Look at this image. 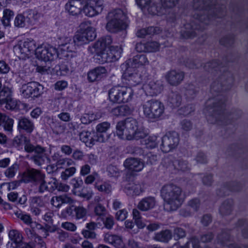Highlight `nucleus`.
Returning a JSON list of instances; mask_svg holds the SVG:
<instances>
[{"label":"nucleus","instance_id":"nucleus-1","mask_svg":"<svg viewBox=\"0 0 248 248\" xmlns=\"http://www.w3.org/2000/svg\"><path fill=\"white\" fill-rule=\"evenodd\" d=\"M193 19L190 23L186 24L181 31L182 37L186 39L194 38L197 35L196 31L204 30L211 18L221 17L225 13L224 6L216 4L213 6L209 4L208 0H193Z\"/></svg>","mask_w":248,"mask_h":248},{"label":"nucleus","instance_id":"nucleus-2","mask_svg":"<svg viewBox=\"0 0 248 248\" xmlns=\"http://www.w3.org/2000/svg\"><path fill=\"white\" fill-rule=\"evenodd\" d=\"M225 97L219 94L215 97L209 99L206 101L204 112L209 123L225 124L227 123L228 119L235 120L241 116L242 112L240 110L229 114L225 113Z\"/></svg>","mask_w":248,"mask_h":248},{"label":"nucleus","instance_id":"nucleus-3","mask_svg":"<svg viewBox=\"0 0 248 248\" xmlns=\"http://www.w3.org/2000/svg\"><path fill=\"white\" fill-rule=\"evenodd\" d=\"M182 189L173 184L164 185L160 190V194L164 201V208L168 211L176 210L182 205L183 200Z\"/></svg>","mask_w":248,"mask_h":248},{"label":"nucleus","instance_id":"nucleus-4","mask_svg":"<svg viewBox=\"0 0 248 248\" xmlns=\"http://www.w3.org/2000/svg\"><path fill=\"white\" fill-rule=\"evenodd\" d=\"M112 41L110 36L101 37L92 46H89L88 51L92 54H95L97 59L101 62H108L107 47L111 44Z\"/></svg>","mask_w":248,"mask_h":248},{"label":"nucleus","instance_id":"nucleus-5","mask_svg":"<svg viewBox=\"0 0 248 248\" xmlns=\"http://www.w3.org/2000/svg\"><path fill=\"white\" fill-rule=\"evenodd\" d=\"M144 115L152 121L161 118L164 113L165 106L160 101L151 99L146 102L142 105Z\"/></svg>","mask_w":248,"mask_h":248},{"label":"nucleus","instance_id":"nucleus-6","mask_svg":"<svg viewBox=\"0 0 248 248\" xmlns=\"http://www.w3.org/2000/svg\"><path fill=\"white\" fill-rule=\"evenodd\" d=\"M138 129V122L132 118H126L124 121H120L116 125V133L122 139L131 140V136Z\"/></svg>","mask_w":248,"mask_h":248},{"label":"nucleus","instance_id":"nucleus-7","mask_svg":"<svg viewBox=\"0 0 248 248\" xmlns=\"http://www.w3.org/2000/svg\"><path fill=\"white\" fill-rule=\"evenodd\" d=\"M133 95L132 89L126 86H114L108 92L110 101L116 103L127 102L131 99Z\"/></svg>","mask_w":248,"mask_h":248},{"label":"nucleus","instance_id":"nucleus-8","mask_svg":"<svg viewBox=\"0 0 248 248\" xmlns=\"http://www.w3.org/2000/svg\"><path fill=\"white\" fill-rule=\"evenodd\" d=\"M233 78L231 73L225 72L219 75L218 78L214 81L211 86V89L212 92H220L229 89L232 85Z\"/></svg>","mask_w":248,"mask_h":248},{"label":"nucleus","instance_id":"nucleus-9","mask_svg":"<svg viewBox=\"0 0 248 248\" xmlns=\"http://www.w3.org/2000/svg\"><path fill=\"white\" fill-rule=\"evenodd\" d=\"M20 91L22 95L26 98H37L43 94L44 87L38 82L32 81L23 84Z\"/></svg>","mask_w":248,"mask_h":248},{"label":"nucleus","instance_id":"nucleus-10","mask_svg":"<svg viewBox=\"0 0 248 248\" xmlns=\"http://www.w3.org/2000/svg\"><path fill=\"white\" fill-rule=\"evenodd\" d=\"M95 29L92 27H87L84 30L77 32L73 37V43L78 46L88 43L95 39Z\"/></svg>","mask_w":248,"mask_h":248},{"label":"nucleus","instance_id":"nucleus-11","mask_svg":"<svg viewBox=\"0 0 248 248\" xmlns=\"http://www.w3.org/2000/svg\"><path fill=\"white\" fill-rule=\"evenodd\" d=\"M179 142L178 134L174 131L167 133L162 138L161 149L164 153H168L176 148Z\"/></svg>","mask_w":248,"mask_h":248},{"label":"nucleus","instance_id":"nucleus-12","mask_svg":"<svg viewBox=\"0 0 248 248\" xmlns=\"http://www.w3.org/2000/svg\"><path fill=\"white\" fill-rule=\"evenodd\" d=\"M103 2V0H85L84 13L91 17L98 15L104 8Z\"/></svg>","mask_w":248,"mask_h":248},{"label":"nucleus","instance_id":"nucleus-13","mask_svg":"<svg viewBox=\"0 0 248 248\" xmlns=\"http://www.w3.org/2000/svg\"><path fill=\"white\" fill-rule=\"evenodd\" d=\"M110 128V124L108 122H104L98 124L95 127V137L97 141L103 143L107 141L109 138L108 133Z\"/></svg>","mask_w":248,"mask_h":248},{"label":"nucleus","instance_id":"nucleus-14","mask_svg":"<svg viewBox=\"0 0 248 248\" xmlns=\"http://www.w3.org/2000/svg\"><path fill=\"white\" fill-rule=\"evenodd\" d=\"M43 177H45V174L41 171L34 169H28L22 175V180L25 183H32L35 185L41 180Z\"/></svg>","mask_w":248,"mask_h":248},{"label":"nucleus","instance_id":"nucleus-15","mask_svg":"<svg viewBox=\"0 0 248 248\" xmlns=\"http://www.w3.org/2000/svg\"><path fill=\"white\" fill-rule=\"evenodd\" d=\"M0 105H4L7 109L15 108V103L12 98V92L9 88L4 87L0 91Z\"/></svg>","mask_w":248,"mask_h":248},{"label":"nucleus","instance_id":"nucleus-16","mask_svg":"<svg viewBox=\"0 0 248 248\" xmlns=\"http://www.w3.org/2000/svg\"><path fill=\"white\" fill-rule=\"evenodd\" d=\"M35 49L36 45L34 41L28 39L14 47L15 51L17 53H20L23 55V56L30 55Z\"/></svg>","mask_w":248,"mask_h":248},{"label":"nucleus","instance_id":"nucleus-17","mask_svg":"<svg viewBox=\"0 0 248 248\" xmlns=\"http://www.w3.org/2000/svg\"><path fill=\"white\" fill-rule=\"evenodd\" d=\"M185 77L184 72L175 70H172L167 73L165 78L169 84L171 86H176L183 80Z\"/></svg>","mask_w":248,"mask_h":248},{"label":"nucleus","instance_id":"nucleus-18","mask_svg":"<svg viewBox=\"0 0 248 248\" xmlns=\"http://www.w3.org/2000/svg\"><path fill=\"white\" fill-rule=\"evenodd\" d=\"M85 0H70L69 4L66 5V9L73 16L80 13L82 10L84 11Z\"/></svg>","mask_w":248,"mask_h":248},{"label":"nucleus","instance_id":"nucleus-19","mask_svg":"<svg viewBox=\"0 0 248 248\" xmlns=\"http://www.w3.org/2000/svg\"><path fill=\"white\" fill-rule=\"evenodd\" d=\"M144 88L145 92L151 96L156 95L160 93L163 90L162 82L159 80L150 81L147 84L145 85Z\"/></svg>","mask_w":248,"mask_h":248},{"label":"nucleus","instance_id":"nucleus-20","mask_svg":"<svg viewBox=\"0 0 248 248\" xmlns=\"http://www.w3.org/2000/svg\"><path fill=\"white\" fill-rule=\"evenodd\" d=\"M104 240L106 243L113 245L116 248H124V244L122 237L119 235L109 232L106 233L104 235Z\"/></svg>","mask_w":248,"mask_h":248},{"label":"nucleus","instance_id":"nucleus-21","mask_svg":"<svg viewBox=\"0 0 248 248\" xmlns=\"http://www.w3.org/2000/svg\"><path fill=\"white\" fill-rule=\"evenodd\" d=\"M17 128L20 132L24 131L27 133H31L34 128L33 123L25 117H20L18 119Z\"/></svg>","mask_w":248,"mask_h":248},{"label":"nucleus","instance_id":"nucleus-22","mask_svg":"<svg viewBox=\"0 0 248 248\" xmlns=\"http://www.w3.org/2000/svg\"><path fill=\"white\" fill-rule=\"evenodd\" d=\"M107 19L108 22L106 25V29L109 32L117 33L126 28V25L124 21Z\"/></svg>","mask_w":248,"mask_h":248},{"label":"nucleus","instance_id":"nucleus-23","mask_svg":"<svg viewBox=\"0 0 248 248\" xmlns=\"http://www.w3.org/2000/svg\"><path fill=\"white\" fill-rule=\"evenodd\" d=\"M74 202L73 199L66 194L53 196L50 200L51 204L57 208H60L63 204H72Z\"/></svg>","mask_w":248,"mask_h":248},{"label":"nucleus","instance_id":"nucleus-24","mask_svg":"<svg viewBox=\"0 0 248 248\" xmlns=\"http://www.w3.org/2000/svg\"><path fill=\"white\" fill-rule=\"evenodd\" d=\"M106 73L107 70L104 67H97L88 72V78L90 82L99 80L105 77Z\"/></svg>","mask_w":248,"mask_h":248},{"label":"nucleus","instance_id":"nucleus-25","mask_svg":"<svg viewBox=\"0 0 248 248\" xmlns=\"http://www.w3.org/2000/svg\"><path fill=\"white\" fill-rule=\"evenodd\" d=\"M125 168L133 171H140L144 167L143 163L135 158H127L124 162Z\"/></svg>","mask_w":248,"mask_h":248},{"label":"nucleus","instance_id":"nucleus-26","mask_svg":"<svg viewBox=\"0 0 248 248\" xmlns=\"http://www.w3.org/2000/svg\"><path fill=\"white\" fill-rule=\"evenodd\" d=\"M24 150L27 153L34 152L35 154H46L45 148L40 145L34 146L27 137L24 138Z\"/></svg>","mask_w":248,"mask_h":248},{"label":"nucleus","instance_id":"nucleus-27","mask_svg":"<svg viewBox=\"0 0 248 248\" xmlns=\"http://www.w3.org/2000/svg\"><path fill=\"white\" fill-rule=\"evenodd\" d=\"M124 79L126 81V83L130 86H135L141 81V77L140 74L136 72L129 73L126 71L123 75Z\"/></svg>","mask_w":248,"mask_h":248},{"label":"nucleus","instance_id":"nucleus-28","mask_svg":"<svg viewBox=\"0 0 248 248\" xmlns=\"http://www.w3.org/2000/svg\"><path fill=\"white\" fill-rule=\"evenodd\" d=\"M155 204V198L153 197H148L142 199L139 202L137 208L142 211H147L153 208Z\"/></svg>","mask_w":248,"mask_h":248},{"label":"nucleus","instance_id":"nucleus-29","mask_svg":"<svg viewBox=\"0 0 248 248\" xmlns=\"http://www.w3.org/2000/svg\"><path fill=\"white\" fill-rule=\"evenodd\" d=\"M97 228H98L97 224L91 221L86 224L85 229L82 231L81 233L86 239H95L96 237V234L94 230Z\"/></svg>","mask_w":248,"mask_h":248},{"label":"nucleus","instance_id":"nucleus-30","mask_svg":"<svg viewBox=\"0 0 248 248\" xmlns=\"http://www.w3.org/2000/svg\"><path fill=\"white\" fill-rule=\"evenodd\" d=\"M181 95L177 92H170L168 96V103L172 108H177L182 103Z\"/></svg>","mask_w":248,"mask_h":248},{"label":"nucleus","instance_id":"nucleus-31","mask_svg":"<svg viewBox=\"0 0 248 248\" xmlns=\"http://www.w3.org/2000/svg\"><path fill=\"white\" fill-rule=\"evenodd\" d=\"M77 45L73 43V41L70 43L62 45V49L63 50V55L65 57L73 58L77 55Z\"/></svg>","mask_w":248,"mask_h":248},{"label":"nucleus","instance_id":"nucleus-32","mask_svg":"<svg viewBox=\"0 0 248 248\" xmlns=\"http://www.w3.org/2000/svg\"><path fill=\"white\" fill-rule=\"evenodd\" d=\"M131 63L134 67L146 65L149 63L146 56L144 54H139L134 56L132 59L128 60V64Z\"/></svg>","mask_w":248,"mask_h":248},{"label":"nucleus","instance_id":"nucleus-33","mask_svg":"<svg viewBox=\"0 0 248 248\" xmlns=\"http://www.w3.org/2000/svg\"><path fill=\"white\" fill-rule=\"evenodd\" d=\"M92 133L89 131H83L79 133L80 140L85 143L88 146L91 147L97 141L95 135L92 136Z\"/></svg>","mask_w":248,"mask_h":248},{"label":"nucleus","instance_id":"nucleus-34","mask_svg":"<svg viewBox=\"0 0 248 248\" xmlns=\"http://www.w3.org/2000/svg\"><path fill=\"white\" fill-rule=\"evenodd\" d=\"M171 238L172 232L168 229L155 233L154 237L155 240L163 243H168Z\"/></svg>","mask_w":248,"mask_h":248},{"label":"nucleus","instance_id":"nucleus-35","mask_svg":"<svg viewBox=\"0 0 248 248\" xmlns=\"http://www.w3.org/2000/svg\"><path fill=\"white\" fill-rule=\"evenodd\" d=\"M233 202L232 200L228 199L225 201L219 208L220 213L223 216L230 215L233 209Z\"/></svg>","mask_w":248,"mask_h":248},{"label":"nucleus","instance_id":"nucleus-36","mask_svg":"<svg viewBox=\"0 0 248 248\" xmlns=\"http://www.w3.org/2000/svg\"><path fill=\"white\" fill-rule=\"evenodd\" d=\"M230 237L227 232H223L217 236V240L223 246H227L229 248H240L234 244H229Z\"/></svg>","mask_w":248,"mask_h":248},{"label":"nucleus","instance_id":"nucleus-37","mask_svg":"<svg viewBox=\"0 0 248 248\" xmlns=\"http://www.w3.org/2000/svg\"><path fill=\"white\" fill-rule=\"evenodd\" d=\"M9 237L11 241V247L13 248L23 240V236L16 230H12L9 232Z\"/></svg>","mask_w":248,"mask_h":248},{"label":"nucleus","instance_id":"nucleus-38","mask_svg":"<svg viewBox=\"0 0 248 248\" xmlns=\"http://www.w3.org/2000/svg\"><path fill=\"white\" fill-rule=\"evenodd\" d=\"M223 68L222 64H220L217 60H214L212 62L206 63L204 66V69L205 71L213 73L214 72H217L218 70L221 72V68Z\"/></svg>","mask_w":248,"mask_h":248},{"label":"nucleus","instance_id":"nucleus-39","mask_svg":"<svg viewBox=\"0 0 248 248\" xmlns=\"http://www.w3.org/2000/svg\"><path fill=\"white\" fill-rule=\"evenodd\" d=\"M124 190L127 194L129 195H138L142 192L140 185L135 184L128 185Z\"/></svg>","mask_w":248,"mask_h":248},{"label":"nucleus","instance_id":"nucleus-40","mask_svg":"<svg viewBox=\"0 0 248 248\" xmlns=\"http://www.w3.org/2000/svg\"><path fill=\"white\" fill-rule=\"evenodd\" d=\"M124 16L123 11L120 9H117L109 12L107 17V19L119 21H123L122 18Z\"/></svg>","mask_w":248,"mask_h":248},{"label":"nucleus","instance_id":"nucleus-41","mask_svg":"<svg viewBox=\"0 0 248 248\" xmlns=\"http://www.w3.org/2000/svg\"><path fill=\"white\" fill-rule=\"evenodd\" d=\"M27 20V22L29 24L33 23V21H36L39 17V15L34 10L29 9L24 13Z\"/></svg>","mask_w":248,"mask_h":248},{"label":"nucleus","instance_id":"nucleus-42","mask_svg":"<svg viewBox=\"0 0 248 248\" xmlns=\"http://www.w3.org/2000/svg\"><path fill=\"white\" fill-rule=\"evenodd\" d=\"M71 62H64L60 66V70L64 73H67L69 72H73L77 66V62H75L73 65H70Z\"/></svg>","mask_w":248,"mask_h":248},{"label":"nucleus","instance_id":"nucleus-43","mask_svg":"<svg viewBox=\"0 0 248 248\" xmlns=\"http://www.w3.org/2000/svg\"><path fill=\"white\" fill-rule=\"evenodd\" d=\"M74 212L76 218L77 219L83 218L86 217L87 211L85 208L81 206H75L74 208Z\"/></svg>","mask_w":248,"mask_h":248},{"label":"nucleus","instance_id":"nucleus-44","mask_svg":"<svg viewBox=\"0 0 248 248\" xmlns=\"http://www.w3.org/2000/svg\"><path fill=\"white\" fill-rule=\"evenodd\" d=\"M95 188L100 192L105 194H108L111 192L112 186L110 184L107 182H104L101 185H95Z\"/></svg>","mask_w":248,"mask_h":248},{"label":"nucleus","instance_id":"nucleus-45","mask_svg":"<svg viewBox=\"0 0 248 248\" xmlns=\"http://www.w3.org/2000/svg\"><path fill=\"white\" fill-rule=\"evenodd\" d=\"M162 164L163 167L168 169L170 170H175V167H176L175 160H173L171 158L169 157L164 158L162 161Z\"/></svg>","mask_w":248,"mask_h":248},{"label":"nucleus","instance_id":"nucleus-46","mask_svg":"<svg viewBox=\"0 0 248 248\" xmlns=\"http://www.w3.org/2000/svg\"><path fill=\"white\" fill-rule=\"evenodd\" d=\"M198 92V89L192 84H189L186 89L185 94L189 99H193Z\"/></svg>","mask_w":248,"mask_h":248},{"label":"nucleus","instance_id":"nucleus-47","mask_svg":"<svg viewBox=\"0 0 248 248\" xmlns=\"http://www.w3.org/2000/svg\"><path fill=\"white\" fill-rule=\"evenodd\" d=\"M175 163L176 165L175 170L185 171L189 169V166L187 161L183 159H177L175 160Z\"/></svg>","mask_w":248,"mask_h":248},{"label":"nucleus","instance_id":"nucleus-48","mask_svg":"<svg viewBox=\"0 0 248 248\" xmlns=\"http://www.w3.org/2000/svg\"><path fill=\"white\" fill-rule=\"evenodd\" d=\"M14 16V13L9 9H5L3 11V16L2 17V23L5 26L9 25L11 18Z\"/></svg>","mask_w":248,"mask_h":248},{"label":"nucleus","instance_id":"nucleus-49","mask_svg":"<svg viewBox=\"0 0 248 248\" xmlns=\"http://www.w3.org/2000/svg\"><path fill=\"white\" fill-rule=\"evenodd\" d=\"M47 47H38L35 50V55L39 60L46 62Z\"/></svg>","mask_w":248,"mask_h":248},{"label":"nucleus","instance_id":"nucleus-50","mask_svg":"<svg viewBox=\"0 0 248 248\" xmlns=\"http://www.w3.org/2000/svg\"><path fill=\"white\" fill-rule=\"evenodd\" d=\"M27 20L25 15L18 14L15 18L14 24L18 28H23L25 26Z\"/></svg>","mask_w":248,"mask_h":248},{"label":"nucleus","instance_id":"nucleus-51","mask_svg":"<svg viewBox=\"0 0 248 248\" xmlns=\"http://www.w3.org/2000/svg\"><path fill=\"white\" fill-rule=\"evenodd\" d=\"M46 154H35L31 156V159L37 165H42L46 158Z\"/></svg>","mask_w":248,"mask_h":248},{"label":"nucleus","instance_id":"nucleus-52","mask_svg":"<svg viewBox=\"0 0 248 248\" xmlns=\"http://www.w3.org/2000/svg\"><path fill=\"white\" fill-rule=\"evenodd\" d=\"M18 169V165L16 163L14 164L12 166L9 167L4 172L6 177L9 178L14 177Z\"/></svg>","mask_w":248,"mask_h":248},{"label":"nucleus","instance_id":"nucleus-53","mask_svg":"<svg viewBox=\"0 0 248 248\" xmlns=\"http://www.w3.org/2000/svg\"><path fill=\"white\" fill-rule=\"evenodd\" d=\"M47 52L46 62L53 61L58 56L57 49L53 46L47 47Z\"/></svg>","mask_w":248,"mask_h":248},{"label":"nucleus","instance_id":"nucleus-54","mask_svg":"<svg viewBox=\"0 0 248 248\" xmlns=\"http://www.w3.org/2000/svg\"><path fill=\"white\" fill-rule=\"evenodd\" d=\"M157 137L155 136H149L145 140V144L147 148L153 149L157 145Z\"/></svg>","mask_w":248,"mask_h":248},{"label":"nucleus","instance_id":"nucleus-55","mask_svg":"<svg viewBox=\"0 0 248 248\" xmlns=\"http://www.w3.org/2000/svg\"><path fill=\"white\" fill-rule=\"evenodd\" d=\"M128 152L135 156H141L144 155V151L140 147L135 146H129L127 148Z\"/></svg>","mask_w":248,"mask_h":248},{"label":"nucleus","instance_id":"nucleus-56","mask_svg":"<svg viewBox=\"0 0 248 248\" xmlns=\"http://www.w3.org/2000/svg\"><path fill=\"white\" fill-rule=\"evenodd\" d=\"M242 188L241 185L238 182H233L228 184L226 186L222 187L223 190L229 189L231 191H238Z\"/></svg>","mask_w":248,"mask_h":248},{"label":"nucleus","instance_id":"nucleus-57","mask_svg":"<svg viewBox=\"0 0 248 248\" xmlns=\"http://www.w3.org/2000/svg\"><path fill=\"white\" fill-rule=\"evenodd\" d=\"M13 124L14 120L7 116H6L4 119V121H3L2 123L4 130L9 132H11L12 131Z\"/></svg>","mask_w":248,"mask_h":248},{"label":"nucleus","instance_id":"nucleus-58","mask_svg":"<svg viewBox=\"0 0 248 248\" xmlns=\"http://www.w3.org/2000/svg\"><path fill=\"white\" fill-rule=\"evenodd\" d=\"M76 169L75 167H72L66 169L65 170L62 172L61 177L64 180H67L69 177L72 176L75 173Z\"/></svg>","mask_w":248,"mask_h":248},{"label":"nucleus","instance_id":"nucleus-59","mask_svg":"<svg viewBox=\"0 0 248 248\" xmlns=\"http://www.w3.org/2000/svg\"><path fill=\"white\" fill-rule=\"evenodd\" d=\"M180 0H160L162 7L164 8H171L175 7Z\"/></svg>","mask_w":248,"mask_h":248},{"label":"nucleus","instance_id":"nucleus-60","mask_svg":"<svg viewBox=\"0 0 248 248\" xmlns=\"http://www.w3.org/2000/svg\"><path fill=\"white\" fill-rule=\"evenodd\" d=\"M25 232L29 239L32 240L37 238L38 240L41 241V237L37 234L33 228H26Z\"/></svg>","mask_w":248,"mask_h":248},{"label":"nucleus","instance_id":"nucleus-61","mask_svg":"<svg viewBox=\"0 0 248 248\" xmlns=\"http://www.w3.org/2000/svg\"><path fill=\"white\" fill-rule=\"evenodd\" d=\"M147 51L148 52H155L159 50V44L156 42L146 43Z\"/></svg>","mask_w":248,"mask_h":248},{"label":"nucleus","instance_id":"nucleus-62","mask_svg":"<svg viewBox=\"0 0 248 248\" xmlns=\"http://www.w3.org/2000/svg\"><path fill=\"white\" fill-rule=\"evenodd\" d=\"M73 162L72 160L69 158L62 157L58 162L55 163L56 167L57 168H62L66 164L67 166H70Z\"/></svg>","mask_w":248,"mask_h":248},{"label":"nucleus","instance_id":"nucleus-63","mask_svg":"<svg viewBox=\"0 0 248 248\" xmlns=\"http://www.w3.org/2000/svg\"><path fill=\"white\" fill-rule=\"evenodd\" d=\"M185 231L181 228H176L173 231V236L176 240L184 238L186 236Z\"/></svg>","mask_w":248,"mask_h":248},{"label":"nucleus","instance_id":"nucleus-64","mask_svg":"<svg viewBox=\"0 0 248 248\" xmlns=\"http://www.w3.org/2000/svg\"><path fill=\"white\" fill-rule=\"evenodd\" d=\"M234 42V37L232 35H229L221 38L220 43L225 46H230Z\"/></svg>","mask_w":248,"mask_h":248}]
</instances>
